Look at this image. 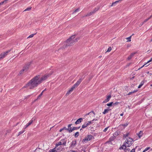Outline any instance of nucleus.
I'll use <instances>...</instances> for the list:
<instances>
[{"instance_id":"obj_1","label":"nucleus","mask_w":152,"mask_h":152,"mask_svg":"<svg viewBox=\"0 0 152 152\" xmlns=\"http://www.w3.org/2000/svg\"><path fill=\"white\" fill-rule=\"evenodd\" d=\"M75 35H73L67 39L64 42L63 46L59 48V50L60 49H64L68 46H72L77 42L80 39V38L78 37L75 39Z\"/></svg>"},{"instance_id":"obj_2","label":"nucleus","mask_w":152,"mask_h":152,"mask_svg":"<svg viewBox=\"0 0 152 152\" xmlns=\"http://www.w3.org/2000/svg\"><path fill=\"white\" fill-rule=\"evenodd\" d=\"M40 82L39 80V76H36L30 80L24 87L33 89L40 84Z\"/></svg>"},{"instance_id":"obj_3","label":"nucleus","mask_w":152,"mask_h":152,"mask_svg":"<svg viewBox=\"0 0 152 152\" xmlns=\"http://www.w3.org/2000/svg\"><path fill=\"white\" fill-rule=\"evenodd\" d=\"M133 139L129 137L126 140L125 145L127 147H130L133 143Z\"/></svg>"},{"instance_id":"obj_4","label":"nucleus","mask_w":152,"mask_h":152,"mask_svg":"<svg viewBox=\"0 0 152 152\" xmlns=\"http://www.w3.org/2000/svg\"><path fill=\"white\" fill-rule=\"evenodd\" d=\"M93 137V136L91 135H89L86 136L83 140V143H86L88 141L92 140Z\"/></svg>"},{"instance_id":"obj_5","label":"nucleus","mask_w":152,"mask_h":152,"mask_svg":"<svg viewBox=\"0 0 152 152\" xmlns=\"http://www.w3.org/2000/svg\"><path fill=\"white\" fill-rule=\"evenodd\" d=\"M11 51V50H8L6 52L1 53L0 54V60L3 59L6 56H7L8 53Z\"/></svg>"},{"instance_id":"obj_6","label":"nucleus","mask_w":152,"mask_h":152,"mask_svg":"<svg viewBox=\"0 0 152 152\" xmlns=\"http://www.w3.org/2000/svg\"><path fill=\"white\" fill-rule=\"evenodd\" d=\"M39 80L40 82V84L43 81L46 80L49 76L48 75H45L42 77H41L40 78L39 75Z\"/></svg>"},{"instance_id":"obj_7","label":"nucleus","mask_w":152,"mask_h":152,"mask_svg":"<svg viewBox=\"0 0 152 152\" xmlns=\"http://www.w3.org/2000/svg\"><path fill=\"white\" fill-rule=\"evenodd\" d=\"M83 80V79L81 78L80 79L77 81V82L75 84H74V86L76 88L80 84V83L82 82V81Z\"/></svg>"},{"instance_id":"obj_8","label":"nucleus","mask_w":152,"mask_h":152,"mask_svg":"<svg viewBox=\"0 0 152 152\" xmlns=\"http://www.w3.org/2000/svg\"><path fill=\"white\" fill-rule=\"evenodd\" d=\"M111 96L110 95L107 96L106 99L103 102V103H105L108 102L111 98Z\"/></svg>"},{"instance_id":"obj_9","label":"nucleus","mask_w":152,"mask_h":152,"mask_svg":"<svg viewBox=\"0 0 152 152\" xmlns=\"http://www.w3.org/2000/svg\"><path fill=\"white\" fill-rule=\"evenodd\" d=\"M76 88L75 87L74 85L72 86V87L67 92V93L66 94V95H69L70 93H71V92H72L73 90L75 88Z\"/></svg>"},{"instance_id":"obj_10","label":"nucleus","mask_w":152,"mask_h":152,"mask_svg":"<svg viewBox=\"0 0 152 152\" xmlns=\"http://www.w3.org/2000/svg\"><path fill=\"white\" fill-rule=\"evenodd\" d=\"M33 118H32L31 120L25 126L24 128L25 129L26 128L28 127L29 125H30L33 122Z\"/></svg>"},{"instance_id":"obj_11","label":"nucleus","mask_w":152,"mask_h":152,"mask_svg":"<svg viewBox=\"0 0 152 152\" xmlns=\"http://www.w3.org/2000/svg\"><path fill=\"white\" fill-rule=\"evenodd\" d=\"M136 53L137 52H134L131 53V54L127 58V60H130Z\"/></svg>"},{"instance_id":"obj_12","label":"nucleus","mask_w":152,"mask_h":152,"mask_svg":"<svg viewBox=\"0 0 152 152\" xmlns=\"http://www.w3.org/2000/svg\"><path fill=\"white\" fill-rule=\"evenodd\" d=\"M33 61H30L27 62L26 64V66H32Z\"/></svg>"},{"instance_id":"obj_13","label":"nucleus","mask_w":152,"mask_h":152,"mask_svg":"<svg viewBox=\"0 0 152 152\" xmlns=\"http://www.w3.org/2000/svg\"><path fill=\"white\" fill-rule=\"evenodd\" d=\"M28 69V67H23V68L20 71V74H21L23 72L26 71Z\"/></svg>"},{"instance_id":"obj_14","label":"nucleus","mask_w":152,"mask_h":152,"mask_svg":"<svg viewBox=\"0 0 152 152\" xmlns=\"http://www.w3.org/2000/svg\"><path fill=\"white\" fill-rule=\"evenodd\" d=\"M83 120V119L82 118H79L77 120V121L75 122V124H77L80 123Z\"/></svg>"},{"instance_id":"obj_15","label":"nucleus","mask_w":152,"mask_h":152,"mask_svg":"<svg viewBox=\"0 0 152 152\" xmlns=\"http://www.w3.org/2000/svg\"><path fill=\"white\" fill-rule=\"evenodd\" d=\"M77 129V128L76 127H74L72 129L71 128L70 129H67V130L69 133H71L72 132L73 130Z\"/></svg>"},{"instance_id":"obj_16","label":"nucleus","mask_w":152,"mask_h":152,"mask_svg":"<svg viewBox=\"0 0 152 152\" xmlns=\"http://www.w3.org/2000/svg\"><path fill=\"white\" fill-rule=\"evenodd\" d=\"M93 14H94V13L92 11L91 12H90L88 13L86 15L84 16V17H89V16H90L91 15H92Z\"/></svg>"},{"instance_id":"obj_17","label":"nucleus","mask_w":152,"mask_h":152,"mask_svg":"<svg viewBox=\"0 0 152 152\" xmlns=\"http://www.w3.org/2000/svg\"><path fill=\"white\" fill-rule=\"evenodd\" d=\"M91 115L92 116H93L94 117L95 115V113L93 111H92L87 114L86 115Z\"/></svg>"},{"instance_id":"obj_18","label":"nucleus","mask_w":152,"mask_h":152,"mask_svg":"<svg viewBox=\"0 0 152 152\" xmlns=\"http://www.w3.org/2000/svg\"><path fill=\"white\" fill-rule=\"evenodd\" d=\"M88 126L87 124V122H85L84 124L82 126V128L80 129V130H81L82 129H84L86 128Z\"/></svg>"},{"instance_id":"obj_19","label":"nucleus","mask_w":152,"mask_h":152,"mask_svg":"<svg viewBox=\"0 0 152 152\" xmlns=\"http://www.w3.org/2000/svg\"><path fill=\"white\" fill-rule=\"evenodd\" d=\"M76 141H73L71 142V144L70 145L71 147H74V146L76 144Z\"/></svg>"},{"instance_id":"obj_20","label":"nucleus","mask_w":152,"mask_h":152,"mask_svg":"<svg viewBox=\"0 0 152 152\" xmlns=\"http://www.w3.org/2000/svg\"><path fill=\"white\" fill-rule=\"evenodd\" d=\"M126 146L125 145V143L120 148V149H123L125 150L126 149Z\"/></svg>"},{"instance_id":"obj_21","label":"nucleus","mask_w":152,"mask_h":152,"mask_svg":"<svg viewBox=\"0 0 152 152\" xmlns=\"http://www.w3.org/2000/svg\"><path fill=\"white\" fill-rule=\"evenodd\" d=\"M144 81H142L140 84L139 85V86L138 87V88H140L144 84Z\"/></svg>"},{"instance_id":"obj_22","label":"nucleus","mask_w":152,"mask_h":152,"mask_svg":"<svg viewBox=\"0 0 152 152\" xmlns=\"http://www.w3.org/2000/svg\"><path fill=\"white\" fill-rule=\"evenodd\" d=\"M143 134V132L142 131H140L139 133L137 134V135L140 138L142 136Z\"/></svg>"},{"instance_id":"obj_23","label":"nucleus","mask_w":152,"mask_h":152,"mask_svg":"<svg viewBox=\"0 0 152 152\" xmlns=\"http://www.w3.org/2000/svg\"><path fill=\"white\" fill-rule=\"evenodd\" d=\"M110 109H105L104 111L103 112V113L104 114H105L106 113H107L108 111H109Z\"/></svg>"},{"instance_id":"obj_24","label":"nucleus","mask_w":152,"mask_h":152,"mask_svg":"<svg viewBox=\"0 0 152 152\" xmlns=\"http://www.w3.org/2000/svg\"><path fill=\"white\" fill-rule=\"evenodd\" d=\"M61 142L62 145H65L66 144V142L64 140H62L60 141Z\"/></svg>"},{"instance_id":"obj_25","label":"nucleus","mask_w":152,"mask_h":152,"mask_svg":"<svg viewBox=\"0 0 152 152\" xmlns=\"http://www.w3.org/2000/svg\"><path fill=\"white\" fill-rule=\"evenodd\" d=\"M152 17V15H151L149 18L145 19L143 22V23H145L149 19H150Z\"/></svg>"},{"instance_id":"obj_26","label":"nucleus","mask_w":152,"mask_h":152,"mask_svg":"<svg viewBox=\"0 0 152 152\" xmlns=\"http://www.w3.org/2000/svg\"><path fill=\"white\" fill-rule=\"evenodd\" d=\"M48 152H57V151L56 150V148H55L49 150Z\"/></svg>"},{"instance_id":"obj_27","label":"nucleus","mask_w":152,"mask_h":152,"mask_svg":"<svg viewBox=\"0 0 152 152\" xmlns=\"http://www.w3.org/2000/svg\"><path fill=\"white\" fill-rule=\"evenodd\" d=\"M128 125V123H126V124H122L120 125L121 126H122L124 127V128H125L126 126H127Z\"/></svg>"},{"instance_id":"obj_28","label":"nucleus","mask_w":152,"mask_h":152,"mask_svg":"<svg viewBox=\"0 0 152 152\" xmlns=\"http://www.w3.org/2000/svg\"><path fill=\"white\" fill-rule=\"evenodd\" d=\"M132 36H131L129 37H127V38H126V39L127 40V42H131V38L132 37Z\"/></svg>"},{"instance_id":"obj_29","label":"nucleus","mask_w":152,"mask_h":152,"mask_svg":"<svg viewBox=\"0 0 152 152\" xmlns=\"http://www.w3.org/2000/svg\"><path fill=\"white\" fill-rule=\"evenodd\" d=\"M62 145L61 142V141L59 142L56 144V147H57L59 145Z\"/></svg>"},{"instance_id":"obj_30","label":"nucleus","mask_w":152,"mask_h":152,"mask_svg":"<svg viewBox=\"0 0 152 152\" xmlns=\"http://www.w3.org/2000/svg\"><path fill=\"white\" fill-rule=\"evenodd\" d=\"M151 148L150 147H148L146 148L142 152H145L146 151H148V150L150 149Z\"/></svg>"},{"instance_id":"obj_31","label":"nucleus","mask_w":152,"mask_h":152,"mask_svg":"<svg viewBox=\"0 0 152 152\" xmlns=\"http://www.w3.org/2000/svg\"><path fill=\"white\" fill-rule=\"evenodd\" d=\"M115 138V137L114 136H113L111 137L110 138V141H113L114 139Z\"/></svg>"},{"instance_id":"obj_32","label":"nucleus","mask_w":152,"mask_h":152,"mask_svg":"<svg viewBox=\"0 0 152 152\" xmlns=\"http://www.w3.org/2000/svg\"><path fill=\"white\" fill-rule=\"evenodd\" d=\"M137 91V90H134L132 92H129V93L128 95H130L132 94H133L134 92H136Z\"/></svg>"},{"instance_id":"obj_33","label":"nucleus","mask_w":152,"mask_h":152,"mask_svg":"<svg viewBox=\"0 0 152 152\" xmlns=\"http://www.w3.org/2000/svg\"><path fill=\"white\" fill-rule=\"evenodd\" d=\"M99 9V8H95L94 9V10L92 12H93L94 13H95Z\"/></svg>"},{"instance_id":"obj_34","label":"nucleus","mask_w":152,"mask_h":152,"mask_svg":"<svg viewBox=\"0 0 152 152\" xmlns=\"http://www.w3.org/2000/svg\"><path fill=\"white\" fill-rule=\"evenodd\" d=\"M112 50V48L111 47H110L108 48L107 51H106V52H110Z\"/></svg>"},{"instance_id":"obj_35","label":"nucleus","mask_w":152,"mask_h":152,"mask_svg":"<svg viewBox=\"0 0 152 152\" xmlns=\"http://www.w3.org/2000/svg\"><path fill=\"white\" fill-rule=\"evenodd\" d=\"M152 61V58H151V59L148 61L146 64H145L143 65L142 66H144L145 65L148 63Z\"/></svg>"},{"instance_id":"obj_36","label":"nucleus","mask_w":152,"mask_h":152,"mask_svg":"<svg viewBox=\"0 0 152 152\" xmlns=\"http://www.w3.org/2000/svg\"><path fill=\"white\" fill-rule=\"evenodd\" d=\"M118 135V132H115L113 135L115 137V138L117 136V135Z\"/></svg>"},{"instance_id":"obj_37","label":"nucleus","mask_w":152,"mask_h":152,"mask_svg":"<svg viewBox=\"0 0 152 152\" xmlns=\"http://www.w3.org/2000/svg\"><path fill=\"white\" fill-rule=\"evenodd\" d=\"M79 135V133L78 132H76L75 133V137H77Z\"/></svg>"},{"instance_id":"obj_38","label":"nucleus","mask_w":152,"mask_h":152,"mask_svg":"<svg viewBox=\"0 0 152 152\" xmlns=\"http://www.w3.org/2000/svg\"><path fill=\"white\" fill-rule=\"evenodd\" d=\"M35 34H31L27 38H31L33 37Z\"/></svg>"},{"instance_id":"obj_39","label":"nucleus","mask_w":152,"mask_h":152,"mask_svg":"<svg viewBox=\"0 0 152 152\" xmlns=\"http://www.w3.org/2000/svg\"><path fill=\"white\" fill-rule=\"evenodd\" d=\"M113 102H111L109 103H108L107 104V105L108 106H112L113 105Z\"/></svg>"},{"instance_id":"obj_40","label":"nucleus","mask_w":152,"mask_h":152,"mask_svg":"<svg viewBox=\"0 0 152 152\" xmlns=\"http://www.w3.org/2000/svg\"><path fill=\"white\" fill-rule=\"evenodd\" d=\"M79 8H78L76 10H75L72 13V14H74V13H75V12H77L79 10Z\"/></svg>"},{"instance_id":"obj_41","label":"nucleus","mask_w":152,"mask_h":152,"mask_svg":"<svg viewBox=\"0 0 152 152\" xmlns=\"http://www.w3.org/2000/svg\"><path fill=\"white\" fill-rule=\"evenodd\" d=\"M91 122L90 121H88L87 122V125L88 126L90 124H91Z\"/></svg>"},{"instance_id":"obj_42","label":"nucleus","mask_w":152,"mask_h":152,"mask_svg":"<svg viewBox=\"0 0 152 152\" xmlns=\"http://www.w3.org/2000/svg\"><path fill=\"white\" fill-rule=\"evenodd\" d=\"M31 7H29L28 8H27L25 10H24V11H29L31 9Z\"/></svg>"},{"instance_id":"obj_43","label":"nucleus","mask_w":152,"mask_h":152,"mask_svg":"<svg viewBox=\"0 0 152 152\" xmlns=\"http://www.w3.org/2000/svg\"><path fill=\"white\" fill-rule=\"evenodd\" d=\"M122 0H118V1H117L115 2H113V3L114 4V5L115 4H117L120 1H121Z\"/></svg>"},{"instance_id":"obj_44","label":"nucleus","mask_w":152,"mask_h":152,"mask_svg":"<svg viewBox=\"0 0 152 152\" xmlns=\"http://www.w3.org/2000/svg\"><path fill=\"white\" fill-rule=\"evenodd\" d=\"M109 127H107L104 130L103 132H105L107 131V130L108 128H109Z\"/></svg>"},{"instance_id":"obj_45","label":"nucleus","mask_w":152,"mask_h":152,"mask_svg":"<svg viewBox=\"0 0 152 152\" xmlns=\"http://www.w3.org/2000/svg\"><path fill=\"white\" fill-rule=\"evenodd\" d=\"M129 133H126V134H124V137H128L129 135Z\"/></svg>"},{"instance_id":"obj_46","label":"nucleus","mask_w":152,"mask_h":152,"mask_svg":"<svg viewBox=\"0 0 152 152\" xmlns=\"http://www.w3.org/2000/svg\"><path fill=\"white\" fill-rule=\"evenodd\" d=\"M24 132V131H20V132L19 133H18V135H20V134H22Z\"/></svg>"},{"instance_id":"obj_47","label":"nucleus","mask_w":152,"mask_h":152,"mask_svg":"<svg viewBox=\"0 0 152 152\" xmlns=\"http://www.w3.org/2000/svg\"><path fill=\"white\" fill-rule=\"evenodd\" d=\"M42 92H41L40 94L38 96V97L37 98V99H39V98L42 95Z\"/></svg>"},{"instance_id":"obj_48","label":"nucleus","mask_w":152,"mask_h":152,"mask_svg":"<svg viewBox=\"0 0 152 152\" xmlns=\"http://www.w3.org/2000/svg\"><path fill=\"white\" fill-rule=\"evenodd\" d=\"M118 103H119V102H115L114 103H113V105H117Z\"/></svg>"},{"instance_id":"obj_49","label":"nucleus","mask_w":152,"mask_h":152,"mask_svg":"<svg viewBox=\"0 0 152 152\" xmlns=\"http://www.w3.org/2000/svg\"><path fill=\"white\" fill-rule=\"evenodd\" d=\"M72 124H69L68 125V128H67V129H71V126L72 125Z\"/></svg>"},{"instance_id":"obj_50","label":"nucleus","mask_w":152,"mask_h":152,"mask_svg":"<svg viewBox=\"0 0 152 152\" xmlns=\"http://www.w3.org/2000/svg\"><path fill=\"white\" fill-rule=\"evenodd\" d=\"M97 119H93V120H92V121H91L92 122H91V124H93V121H97Z\"/></svg>"},{"instance_id":"obj_51","label":"nucleus","mask_w":152,"mask_h":152,"mask_svg":"<svg viewBox=\"0 0 152 152\" xmlns=\"http://www.w3.org/2000/svg\"><path fill=\"white\" fill-rule=\"evenodd\" d=\"M130 152H135V149H132Z\"/></svg>"},{"instance_id":"obj_52","label":"nucleus","mask_w":152,"mask_h":152,"mask_svg":"<svg viewBox=\"0 0 152 152\" xmlns=\"http://www.w3.org/2000/svg\"><path fill=\"white\" fill-rule=\"evenodd\" d=\"M4 2L3 1H2V2H1L0 3V5H2L3 4H4Z\"/></svg>"},{"instance_id":"obj_53","label":"nucleus","mask_w":152,"mask_h":152,"mask_svg":"<svg viewBox=\"0 0 152 152\" xmlns=\"http://www.w3.org/2000/svg\"><path fill=\"white\" fill-rule=\"evenodd\" d=\"M64 130V129H60V130H59V131L60 132H61L62 131V130Z\"/></svg>"},{"instance_id":"obj_54","label":"nucleus","mask_w":152,"mask_h":152,"mask_svg":"<svg viewBox=\"0 0 152 152\" xmlns=\"http://www.w3.org/2000/svg\"><path fill=\"white\" fill-rule=\"evenodd\" d=\"M8 0H5L4 1H3L4 2V3H6L7 1Z\"/></svg>"},{"instance_id":"obj_55","label":"nucleus","mask_w":152,"mask_h":152,"mask_svg":"<svg viewBox=\"0 0 152 152\" xmlns=\"http://www.w3.org/2000/svg\"><path fill=\"white\" fill-rule=\"evenodd\" d=\"M102 57V56H99L98 57V58L99 59H101V58Z\"/></svg>"},{"instance_id":"obj_56","label":"nucleus","mask_w":152,"mask_h":152,"mask_svg":"<svg viewBox=\"0 0 152 152\" xmlns=\"http://www.w3.org/2000/svg\"><path fill=\"white\" fill-rule=\"evenodd\" d=\"M134 77V76L132 77L130 79L131 80H133Z\"/></svg>"},{"instance_id":"obj_57","label":"nucleus","mask_w":152,"mask_h":152,"mask_svg":"<svg viewBox=\"0 0 152 152\" xmlns=\"http://www.w3.org/2000/svg\"><path fill=\"white\" fill-rule=\"evenodd\" d=\"M114 5V4L113 3L111 4V5L110 6V7H112L113 6V5Z\"/></svg>"},{"instance_id":"obj_58","label":"nucleus","mask_w":152,"mask_h":152,"mask_svg":"<svg viewBox=\"0 0 152 152\" xmlns=\"http://www.w3.org/2000/svg\"><path fill=\"white\" fill-rule=\"evenodd\" d=\"M63 129H66V130H67V128H66V127H64V128H63Z\"/></svg>"},{"instance_id":"obj_59","label":"nucleus","mask_w":152,"mask_h":152,"mask_svg":"<svg viewBox=\"0 0 152 152\" xmlns=\"http://www.w3.org/2000/svg\"><path fill=\"white\" fill-rule=\"evenodd\" d=\"M124 115V113H122L121 114H120V115L122 116Z\"/></svg>"},{"instance_id":"obj_60","label":"nucleus","mask_w":152,"mask_h":152,"mask_svg":"<svg viewBox=\"0 0 152 152\" xmlns=\"http://www.w3.org/2000/svg\"><path fill=\"white\" fill-rule=\"evenodd\" d=\"M143 24H144V23H143V22L140 24V26H142Z\"/></svg>"},{"instance_id":"obj_61","label":"nucleus","mask_w":152,"mask_h":152,"mask_svg":"<svg viewBox=\"0 0 152 152\" xmlns=\"http://www.w3.org/2000/svg\"><path fill=\"white\" fill-rule=\"evenodd\" d=\"M152 41V39H151L150 40V42H151Z\"/></svg>"},{"instance_id":"obj_62","label":"nucleus","mask_w":152,"mask_h":152,"mask_svg":"<svg viewBox=\"0 0 152 152\" xmlns=\"http://www.w3.org/2000/svg\"><path fill=\"white\" fill-rule=\"evenodd\" d=\"M142 67H141L140 68H139L138 69H140L141 68H142Z\"/></svg>"},{"instance_id":"obj_63","label":"nucleus","mask_w":152,"mask_h":152,"mask_svg":"<svg viewBox=\"0 0 152 152\" xmlns=\"http://www.w3.org/2000/svg\"><path fill=\"white\" fill-rule=\"evenodd\" d=\"M44 91V90H43L42 92V93Z\"/></svg>"},{"instance_id":"obj_64","label":"nucleus","mask_w":152,"mask_h":152,"mask_svg":"<svg viewBox=\"0 0 152 152\" xmlns=\"http://www.w3.org/2000/svg\"><path fill=\"white\" fill-rule=\"evenodd\" d=\"M150 149L151 150V151H152V148H151V149L150 148Z\"/></svg>"}]
</instances>
